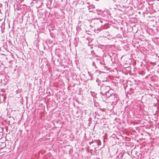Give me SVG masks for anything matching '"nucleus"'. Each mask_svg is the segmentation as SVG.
<instances>
[{
  "label": "nucleus",
  "mask_w": 159,
  "mask_h": 159,
  "mask_svg": "<svg viewBox=\"0 0 159 159\" xmlns=\"http://www.w3.org/2000/svg\"><path fill=\"white\" fill-rule=\"evenodd\" d=\"M93 66H95V65L94 64H93Z\"/></svg>",
  "instance_id": "nucleus-5"
},
{
  "label": "nucleus",
  "mask_w": 159,
  "mask_h": 159,
  "mask_svg": "<svg viewBox=\"0 0 159 159\" xmlns=\"http://www.w3.org/2000/svg\"><path fill=\"white\" fill-rule=\"evenodd\" d=\"M101 82H100V83H98V85H99V86H100L101 84Z\"/></svg>",
  "instance_id": "nucleus-4"
},
{
  "label": "nucleus",
  "mask_w": 159,
  "mask_h": 159,
  "mask_svg": "<svg viewBox=\"0 0 159 159\" xmlns=\"http://www.w3.org/2000/svg\"><path fill=\"white\" fill-rule=\"evenodd\" d=\"M117 95L116 94L111 93V97H111L112 98H114V99H113V100H115V98H117ZM115 100H116V99H115Z\"/></svg>",
  "instance_id": "nucleus-2"
},
{
  "label": "nucleus",
  "mask_w": 159,
  "mask_h": 159,
  "mask_svg": "<svg viewBox=\"0 0 159 159\" xmlns=\"http://www.w3.org/2000/svg\"><path fill=\"white\" fill-rule=\"evenodd\" d=\"M111 88L109 86H106L105 85H101L100 88L101 92V93L103 95H105L106 93H109Z\"/></svg>",
  "instance_id": "nucleus-1"
},
{
  "label": "nucleus",
  "mask_w": 159,
  "mask_h": 159,
  "mask_svg": "<svg viewBox=\"0 0 159 159\" xmlns=\"http://www.w3.org/2000/svg\"><path fill=\"white\" fill-rule=\"evenodd\" d=\"M108 93H106L105 94L107 96V97H111V94L110 95H109V94H108Z\"/></svg>",
  "instance_id": "nucleus-3"
}]
</instances>
